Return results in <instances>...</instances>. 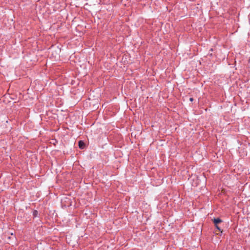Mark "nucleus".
<instances>
[{
  "label": "nucleus",
  "instance_id": "obj_1",
  "mask_svg": "<svg viewBox=\"0 0 250 250\" xmlns=\"http://www.w3.org/2000/svg\"><path fill=\"white\" fill-rule=\"evenodd\" d=\"M84 143L82 141L79 142V146L81 149H83L84 147Z\"/></svg>",
  "mask_w": 250,
  "mask_h": 250
},
{
  "label": "nucleus",
  "instance_id": "obj_2",
  "mask_svg": "<svg viewBox=\"0 0 250 250\" xmlns=\"http://www.w3.org/2000/svg\"><path fill=\"white\" fill-rule=\"evenodd\" d=\"M222 220L219 218H215L214 219L213 222L215 225H217L218 224L221 223Z\"/></svg>",
  "mask_w": 250,
  "mask_h": 250
},
{
  "label": "nucleus",
  "instance_id": "obj_3",
  "mask_svg": "<svg viewBox=\"0 0 250 250\" xmlns=\"http://www.w3.org/2000/svg\"><path fill=\"white\" fill-rule=\"evenodd\" d=\"M215 226H216V229H217L218 230H220V228L217 226V225H215Z\"/></svg>",
  "mask_w": 250,
  "mask_h": 250
},
{
  "label": "nucleus",
  "instance_id": "obj_4",
  "mask_svg": "<svg viewBox=\"0 0 250 250\" xmlns=\"http://www.w3.org/2000/svg\"><path fill=\"white\" fill-rule=\"evenodd\" d=\"M189 101H190V102H192V101H193V98H189Z\"/></svg>",
  "mask_w": 250,
  "mask_h": 250
}]
</instances>
